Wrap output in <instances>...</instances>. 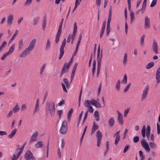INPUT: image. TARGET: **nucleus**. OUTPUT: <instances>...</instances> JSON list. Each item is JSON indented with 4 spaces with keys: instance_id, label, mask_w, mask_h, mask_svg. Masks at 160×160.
<instances>
[{
    "instance_id": "nucleus-60",
    "label": "nucleus",
    "mask_w": 160,
    "mask_h": 160,
    "mask_svg": "<svg viewBox=\"0 0 160 160\" xmlns=\"http://www.w3.org/2000/svg\"><path fill=\"white\" fill-rule=\"evenodd\" d=\"M8 55L9 54L7 52H6L3 55L2 57L1 58V59L2 60H4Z\"/></svg>"
},
{
    "instance_id": "nucleus-41",
    "label": "nucleus",
    "mask_w": 160,
    "mask_h": 160,
    "mask_svg": "<svg viewBox=\"0 0 160 160\" xmlns=\"http://www.w3.org/2000/svg\"><path fill=\"white\" fill-rule=\"evenodd\" d=\"M149 145L151 148L155 149L156 148V145L154 142H150Z\"/></svg>"
},
{
    "instance_id": "nucleus-3",
    "label": "nucleus",
    "mask_w": 160,
    "mask_h": 160,
    "mask_svg": "<svg viewBox=\"0 0 160 160\" xmlns=\"http://www.w3.org/2000/svg\"><path fill=\"white\" fill-rule=\"evenodd\" d=\"M59 131L62 134H65L66 133L67 131V122L65 120L62 122Z\"/></svg>"
},
{
    "instance_id": "nucleus-21",
    "label": "nucleus",
    "mask_w": 160,
    "mask_h": 160,
    "mask_svg": "<svg viewBox=\"0 0 160 160\" xmlns=\"http://www.w3.org/2000/svg\"><path fill=\"white\" fill-rule=\"evenodd\" d=\"M13 19V15H9L7 19V23L9 25L12 24V21Z\"/></svg>"
},
{
    "instance_id": "nucleus-9",
    "label": "nucleus",
    "mask_w": 160,
    "mask_h": 160,
    "mask_svg": "<svg viewBox=\"0 0 160 160\" xmlns=\"http://www.w3.org/2000/svg\"><path fill=\"white\" fill-rule=\"evenodd\" d=\"M148 89L149 86H147L145 87V89L143 91L141 97L142 101H143L146 99L148 93Z\"/></svg>"
},
{
    "instance_id": "nucleus-6",
    "label": "nucleus",
    "mask_w": 160,
    "mask_h": 160,
    "mask_svg": "<svg viewBox=\"0 0 160 160\" xmlns=\"http://www.w3.org/2000/svg\"><path fill=\"white\" fill-rule=\"evenodd\" d=\"M141 143L142 147L145 149L146 151L147 152H149L150 151V149L149 145L144 138H143L142 139Z\"/></svg>"
},
{
    "instance_id": "nucleus-17",
    "label": "nucleus",
    "mask_w": 160,
    "mask_h": 160,
    "mask_svg": "<svg viewBox=\"0 0 160 160\" xmlns=\"http://www.w3.org/2000/svg\"><path fill=\"white\" fill-rule=\"evenodd\" d=\"M36 42V39H33L30 42L28 48L32 50L34 48Z\"/></svg>"
},
{
    "instance_id": "nucleus-59",
    "label": "nucleus",
    "mask_w": 160,
    "mask_h": 160,
    "mask_svg": "<svg viewBox=\"0 0 160 160\" xmlns=\"http://www.w3.org/2000/svg\"><path fill=\"white\" fill-rule=\"evenodd\" d=\"M133 142H134L136 143V142H138L139 140V137H138V136H136L134 137L133 138Z\"/></svg>"
},
{
    "instance_id": "nucleus-32",
    "label": "nucleus",
    "mask_w": 160,
    "mask_h": 160,
    "mask_svg": "<svg viewBox=\"0 0 160 160\" xmlns=\"http://www.w3.org/2000/svg\"><path fill=\"white\" fill-rule=\"evenodd\" d=\"M154 65V63L152 62L148 63L146 66V68L149 69L152 67Z\"/></svg>"
},
{
    "instance_id": "nucleus-62",
    "label": "nucleus",
    "mask_w": 160,
    "mask_h": 160,
    "mask_svg": "<svg viewBox=\"0 0 160 160\" xmlns=\"http://www.w3.org/2000/svg\"><path fill=\"white\" fill-rule=\"evenodd\" d=\"M130 108H128L126 110H125L124 113V117H126L128 113Z\"/></svg>"
},
{
    "instance_id": "nucleus-1",
    "label": "nucleus",
    "mask_w": 160,
    "mask_h": 160,
    "mask_svg": "<svg viewBox=\"0 0 160 160\" xmlns=\"http://www.w3.org/2000/svg\"><path fill=\"white\" fill-rule=\"evenodd\" d=\"M48 109L50 112V114L52 117H53L55 114V106L53 102H47L46 109Z\"/></svg>"
},
{
    "instance_id": "nucleus-38",
    "label": "nucleus",
    "mask_w": 160,
    "mask_h": 160,
    "mask_svg": "<svg viewBox=\"0 0 160 160\" xmlns=\"http://www.w3.org/2000/svg\"><path fill=\"white\" fill-rule=\"evenodd\" d=\"M50 40L48 39L47 40V42L46 46V49L47 50L49 49L50 47Z\"/></svg>"
},
{
    "instance_id": "nucleus-54",
    "label": "nucleus",
    "mask_w": 160,
    "mask_h": 160,
    "mask_svg": "<svg viewBox=\"0 0 160 160\" xmlns=\"http://www.w3.org/2000/svg\"><path fill=\"white\" fill-rule=\"evenodd\" d=\"M32 2V0H27L24 3V6H27L30 4Z\"/></svg>"
},
{
    "instance_id": "nucleus-27",
    "label": "nucleus",
    "mask_w": 160,
    "mask_h": 160,
    "mask_svg": "<svg viewBox=\"0 0 160 160\" xmlns=\"http://www.w3.org/2000/svg\"><path fill=\"white\" fill-rule=\"evenodd\" d=\"M46 24V15H44L43 16V23L42 25V28L43 30L45 29V27Z\"/></svg>"
},
{
    "instance_id": "nucleus-53",
    "label": "nucleus",
    "mask_w": 160,
    "mask_h": 160,
    "mask_svg": "<svg viewBox=\"0 0 160 160\" xmlns=\"http://www.w3.org/2000/svg\"><path fill=\"white\" fill-rule=\"evenodd\" d=\"M157 2V0H152V1L150 5V7H152L156 5Z\"/></svg>"
},
{
    "instance_id": "nucleus-34",
    "label": "nucleus",
    "mask_w": 160,
    "mask_h": 160,
    "mask_svg": "<svg viewBox=\"0 0 160 160\" xmlns=\"http://www.w3.org/2000/svg\"><path fill=\"white\" fill-rule=\"evenodd\" d=\"M147 1H143V4L142 6V8L140 10H142V13H143V12L145 11L146 9V6Z\"/></svg>"
},
{
    "instance_id": "nucleus-45",
    "label": "nucleus",
    "mask_w": 160,
    "mask_h": 160,
    "mask_svg": "<svg viewBox=\"0 0 160 160\" xmlns=\"http://www.w3.org/2000/svg\"><path fill=\"white\" fill-rule=\"evenodd\" d=\"M18 31L17 30L15 33L13 35L12 37L11 38L10 40L9 41V43H10L14 39L16 36L18 34Z\"/></svg>"
},
{
    "instance_id": "nucleus-18",
    "label": "nucleus",
    "mask_w": 160,
    "mask_h": 160,
    "mask_svg": "<svg viewBox=\"0 0 160 160\" xmlns=\"http://www.w3.org/2000/svg\"><path fill=\"white\" fill-rule=\"evenodd\" d=\"M145 28H150L149 19L147 16H146L145 18Z\"/></svg>"
},
{
    "instance_id": "nucleus-52",
    "label": "nucleus",
    "mask_w": 160,
    "mask_h": 160,
    "mask_svg": "<svg viewBox=\"0 0 160 160\" xmlns=\"http://www.w3.org/2000/svg\"><path fill=\"white\" fill-rule=\"evenodd\" d=\"M148 139H150L152 141H153L155 139V137L153 134H152L150 136H149V138H148Z\"/></svg>"
},
{
    "instance_id": "nucleus-25",
    "label": "nucleus",
    "mask_w": 160,
    "mask_h": 160,
    "mask_svg": "<svg viewBox=\"0 0 160 160\" xmlns=\"http://www.w3.org/2000/svg\"><path fill=\"white\" fill-rule=\"evenodd\" d=\"M17 131V129H14L11 132L10 134L8 135V137L10 138H12L14 136L16 133Z\"/></svg>"
},
{
    "instance_id": "nucleus-22",
    "label": "nucleus",
    "mask_w": 160,
    "mask_h": 160,
    "mask_svg": "<svg viewBox=\"0 0 160 160\" xmlns=\"http://www.w3.org/2000/svg\"><path fill=\"white\" fill-rule=\"evenodd\" d=\"M39 109V99H38L36 103V106L34 109L33 114H35V113Z\"/></svg>"
},
{
    "instance_id": "nucleus-16",
    "label": "nucleus",
    "mask_w": 160,
    "mask_h": 160,
    "mask_svg": "<svg viewBox=\"0 0 160 160\" xmlns=\"http://www.w3.org/2000/svg\"><path fill=\"white\" fill-rule=\"evenodd\" d=\"M112 16V6H110V8L109 10V13L108 18V19L107 22V25H108H108H110V22L111 20V17Z\"/></svg>"
},
{
    "instance_id": "nucleus-42",
    "label": "nucleus",
    "mask_w": 160,
    "mask_h": 160,
    "mask_svg": "<svg viewBox=\"0 0 160 160\" xmlns=\"http://www.w3.org/2000/svg\"><path fill=\"white\" fill-rule=\"evenodd\" d=\"M46 64H44L41 67V68L40 70V75H42V73L44 71V70L46 67Z\"/></svg>"
},
{
    "instance_id": "nucleus-39",
    "label": "nucleus",
    "mask_w": 160,
    "mask_h": 160,
    "mask_svg": "<svg viewBox=\"0 0 160 160\" xmlns=\"http://www.w3.org/2000/svg\"><path fill=\"white\" fill-rule=\"evenodd\" d=\"M120 81L118 80L116 85L115 87L118 91H119L120 89Z\"/></svg>"
},
{
    "instance_id": "nucleus-49",
    "label": "nucleus",
    "mask_w": 160,
    "mask_h": 160,
    "mask_svg": "<svg viewBox=\"0 0 160 160\" xmlns=\"http://www.w3.org/2000/svg\"><path fill=\"white\" fill-rule=\"evenodd\" d=\"M82 87L81 90L80 91L79 96V98H78L79 106H80V104L81 100V94H82Z\"/></svg>"
},
{
    "instance_id": "nucleus-26",
    "label": "nucleus",
    "mask_w": 160,
    "mask_h": 160,
    "mask_svg": "<svg viewBox=\"0 0 160 160\" xmlns=\"http://www.w3.org/2000/svg\"><path fill=\"white\" fill-rule=\"evenodd\" d=\"M43 146L42 142L39 141L35 145V147L37 148H39L42 147Z\"/></svg>"
},
{
    "instance_id": "nucleus-4",
    "label": "nucleus",
    "mask_w": 160,
    "mask_h": 160,
    "mask_svg": "<svg viewBox=\"0 0 160 160\" xmlns=\"http://www.w3.org/2000/svg\"><path fill=\"white\" fill-rule=\"evenodd\" d=\"M66 42V38H65L63 40V41L62 43V45L60 47V53L59 57V59H61L63 56L64 53V48L65 46Z\"/></svg>"
},
{
    "instance_id": "nucleus-63",
    "label": "nucleus",
    "mask_w": 160,
    "mask_h": 160,
    "mask_svg": "<svg viewBox=\"0 0 160 160\" xmlns=\"http://www.w3.org/2000/svg\"><path fill=\"white\" fill-rule=\"evenodd\" d=\"M157 133L159 134L160 133V125H159L158 123L157 124Z\"/></svg>"
},
{
    "instance_id": "nucleus-23",
    "label": "nucleus",
    "mask_w": 160,
    "mask_h": 160,
    "mask_svg": "<svg viewBox=\"0 0 160 160\" xmlns=\"http://www.w3.org/2000/svg\"><path fill=\"white\" fill-rule=\"evenodd\" d=\"M151 128L149 125H148L146 128V137L148 138H149V136L150 134Z\"/></svg>"
},
{
    "instance_id": "nucleus-10",
    "label": "nucleus",
    "mask_w": 160,
    "mask_h": 160,
    "mask_svg": "<svg viewBox=\"0 0 160 160\" xmlns=\"http://www.w3.org/2000/svg\"><path fill=\"white\" fill-rule=\"evenodd\" d=\"M32 51V50L28 48L20 55L19 57L22 58L25 57L27 54H29Z\"/></svg>"
},
{
    "instance_id": "nucleus-19",
    "label": "nucleus",
    "mask_w": 160,
    "mask_h": 160,
    "mask_svg": "<svg viewBox=\"0 0 160 160\" xmlns=\"http://www.w3.org/2000/svg\"><path fill=\"white\" fill-rule=\"evenodd\" d=\"M98 125L95 124V122H94L91 131V135H92V134L95 132V131L98 128Z\"/></svg>"
},
{
    "instance_id": "nucleus-51",
    "label": "nucleus",
    "mask_w": 160,
    "mask_h": 160,
    "mask_svg": "<svg viewBox=\"0 0 160 160\" xmlns=\"http://www.w3.org/2000/svg\"><path fill=\"white\" fill-rule=\"evenodd\" d=\"M118 136L116 137V138L115 140V145H117L118 144V142L120 140V137H118Z\"/></svg>"
},
{
    "instance_id": "nucleus-35",
    "label": "nucleus",
    "mask_w": 160,
    "mask_h": 160,
    "mask_svg": "<svg viewBox=\"0 0 160 160\" xmlns=\"http://www.w3.org/2000/svg\"><path fill=\"white\" fill-rule=\"evenodd\" d=\"M18 44L19 45L18 48L19 49H21L23 48V40L22 39H20L19 40Z\"/></svg>"
},
{
    "instance_id": "nucleus-33",
    "label": "nucleus",
    "mask_w": 160,
    "mask_h": 160,
    "mask_svg": "<svg viewBox=\"0 0 160 160\" xmlns=\"http://www.w3.org/2000/svg\"><path fill=\"white\" fill-rule=\"evenodd\" d=\"M15 48V44H13L10 48L9 51L7 52L9 55L11 54L14 51Z\"/></svg>"
},
{
    "instance_id": "nucleus-64",
    "label": "nucleus",
    "mask_w": 160,
    "mask_h": 160,
    "mask_svg": "<svg viewBox=\"0 0 160 160\" xmlns=\"http://www.w3.org/2000/svg\"><path fill=\"white\" fill-rule=\"evenodd\" d=\"M7 42L6 41H4L2 43L0 47L1 48H3L4 47H5L6 45L7 44Z\"/></svg>"
},
{
    "instance_id": "nucleus-44",
    "label": "nucleus",
    "mask_w": 160,
    "mask_h": 160,
    "mask_svg": "<svg viewBox=\"0 0 160 160\" xmlns=\"http://www.w3.org/2000/svg\"><path fill=\"white\" fill-rule=\"evenodd\" d=\"M73 112V109L71 108L68 112V119H70V117L72 116V114Z\"/></svg>"
},
{
    "instance_id": "nucleus-36",
    "label": "nucleus",
    "mask_w": 160,
    "mask_h": 160,
    "mask_svg": "<svg viewBox=\"0 0 160 160\" xmlns=\"http://www.w3.org/2000/svg\"><path fill=\"white\" fill-rule=\"evenodd\" d=\"M82 38V34H80V35L79 36V39H78V42L77 43V45H76V48H77V49H78V48L79 47V46L80 44V42H81V40Z\"/></svg>"
},
{
    "instance_id": "nucleus-2",
    "label": "nucleus",
    "mask_w": 160,
    "mask_h": 160,
    "mask_svg": "<svg viewBox=\"0 0 160 160\" xmlns=\"http://www.w3.org/2000/svg\"><path fill=\"white\" fill-rule=\"evenodd\" d=\"M63 19H62L60 22V25L59 27L58 31L56 36L55 42L57 43L59 41L60 36L62 32V25Z\"/></svg>"
},
{
    "instance_id": "nucleus-15",
    "label": "nucleus",
    "mask_w": 160,
    "mask_h": 160,
    "mask_svg": "<svg viewBox=\"0 0 160 160\" xmlns=\"http://www.w3.org/2000/svg\"><path fill=\"white\" fill-rule=\"evenodd\" d=\"M157 43L155 39H153V44L152 45V49L156 54H157L158 52L157 50Z\"/></svg>"
},
{
    "instance_id": "nucleus-56",
    "label": "nucleus",
    "mask_w": 160,
    "mask_h": 160,
    "mask_svg": "<svg viewBox=\"0 0 160 160\" xmlns=\"http://www.w3.org/2000/svg\"><path fill=\"white\" fill-rule=\"evenodd\" d=\"M110 25H108H108H107L106 28V32H107V36H108L109 35V33L110 32Z\"/></svg>"
},
{
    "instance_id": "nucleus-61",
    "label": "nucleus",
    "mask_w": 160,
    "mask_h": 160,
    "mask_svg": "<svg viewBox=\"0 0 160 160\" xmlns=\"http://www.w3.org/2000/svg\"><path fill=\"white\" fill-rule=\"evenodd\" d=\"M131 83H129L128 84L127 86L124 89V92H126L128 91V89H129V88L131 85Z\"/></svg>"
},
{
    "instance_id": "nucleus-46",
    "label": "nucleus",
    "mask_w": 160,
    "mask_h": 160,
    "mask_svg": "<svg viewBox=\"0 0 160 160\" xmlns=\"http://www.w3.org/2000/svg\"><path fill=\"white\" fill-rule=\"evenodd\" d=\"M127 77L126 74H125L124 78L122 80V82L124 84H126L127 83Z\"/></svg>"
},
{
    "instance_id": "nucleus-37",
    "label": "nucleus",
    "mask_w": 160,
    "mask_h": 160,
    "mask_svg": "<svg viewBox=\"0 0 160 160\" xmlns=\"http://www.w3.org/2000/svg\"><path fill=\"white\" fill-rule=\"evenodd\" d=\"M142 136L143 138H144L146 135V128L144 125L143 126L142 129Z\"/></svg>"
},
{
    "instance_id": "nucleus-29",
    "label": "nucleus",
    "mask_w": 160,
    "mask_h": 160,
    "mask_svg": "<svg viewBox=\"0 0 160 160\" xmlns=\"http://www.w3.org/2000/svg\"><path fill=\"white\" fill-rule=\"evenodd\" d=\"M94 117L95 118L96 120L98 121L99 120V113L98 111L96 110L94 112Z\"/></svg>"
},
{
    "instance_id": "nucleus-11",
    "label": "nucleus",
    "mask_w": 160,
    "mask_h": 160,
    "mask_svg": "<svg viewBox=\"0 0 160 160\" xmlns=\"http://www.w3.org/2000/svg\"><path fill=\"white\" fill-rule=\"evenodd\" d=\"M38 135V132H35L32 135L29 141V144H30L32 142L35 141L37 138Z\"/></svg>"
},
{
    "instance_id": "nucleus-57",
    "label": "nucleus",
    "mask_w": 160,
    "mask_h": 160,
    "mask_svg": "<svg viewBox=\"0 0 160 160\" xmlns=\"http://www.w3.org/2000/svg\"><path fill=\"white\" fill-rule=\"evenodd\" d=\"M130 146L129 145H127L125 147L123 150V153H125L127 152L128 148H130Z\"/></svg>"
},
{
    "instance_id": "nucleus-8",
    "label": "nucleus",
    "mask_w": 160,
    "mask_h": 160,
    "mask_svg": "<svg viewBox=\"0 0 160 160\" xmlns=\"http://www.w3.org/2000/svg\"><path fill=\"white\" fill-rule=\"evenodd\" d=\"M70 67L67 65V63H65L64 64L62 69L61 71V73L60 76V78H62V75L64 73H67L68 72L69 69L70 68Z\"/></svg>"
},
{
    "instance_id": "nucleus-5",
    "label": "nucleus",
    "mask_w": 160,
    "mask_h": 160,
    "mask_svg": "<svg viewBox=\"0 0 160 160\" xmlns=\"http://www.w3.org/2000/svg\"><path fill=\"white\" fill-rule=\"evenodd\" d=\"M24 158L26 160H35V158L30 150H28L26 152Z\"/></svg>"
},
{
    "instance_id": "nucleus-28",
    "label": "nucleus",
    "mask_w": 160,
    "mask_h": 160,
    "mask_svg": "<svg viewBox=\"0 0 160 160\" xmlns=\"http://www.w3.org/2000/svg\"><path fill=\"white\" fill-rule=\"evenodd\" d=\"M114 123V118L113 117L110 118L108 121V124L109 126L112 127Z\"/></svg>"
},
{
    "instance_id": "nucleus-7",
    "label": "nucleus",
    "mask_w": 160,
    "mask_h": 160,
    "mask_svg": "<svg viewBox=\"0 0 160 160\" xmlns=\"http://www.w3.org/2000/svg\"><path fill=\"white\" fill-rule=\"evenodd\" d=\"M96 137L97 138V146L99 147L101 142V139L102 138V135L101 132L99 131H98L97 132Z\"/></svg>"
},
{
    "instance_id": "nucleus-20",
    "label": "nucleus",
    "mask_w": 160,
    "mask_h": 160,
    "mask_svg": "<svg viewBox=\"0 0 160 160\" xmlns=\"http://www.w3.org/2000/svg\"><path fill=\"white\" fill-rule=\"evenodd\" d=\"M91 101H92V105L97 108H101V106L100 104L97 102L96 101L92 99H91Z\"/></svg>"
},
{
    "instance_id": "nucleus-58",
    "label": "nucleus",
    "mask_w": 160,
    "mask_h": 160,
    "mask_svg": "<svg viewBox=\"0 0 160 160\" xmlns=\"http://www.w3.org/2000/svg\"><path fill=\"white\" fill-rule=\"evenodd\" d=\"M20 155H18V152L17 154V156H16L15 155H13V157L12 158V160H17L18 158Z\"/></svg>"
},
{
    "instance_id": "nucleus-50",
    "label": "nucleus",
    "mask_w": 160,
    "mask_h": 160,
    "mask_svg": "<svg viewBox=\"0 0 160 160\" xmlns=\"http://www.w3.org/2000/svg\"><path fill=\"white\" fill-rule=\"evenodd\" d=\"M24 146L22 145L21 147L20 148H18V149H20V150L18 152V155H20L21 153H22L23 149L24 148Z\"/></svg>"
},
{
    "instance_id": "nucleus-14",
    "label": "nucleus",
    "mask_w": 160,
    "mask_h": 160,
    "mask_svg": "<svg viewBox=\"0 0 160 160\" xmlns=\"http://www.w3.org/2000/svg\"><path fill=\"white\" fill-rule=\"evenodd\" d=\"M156 77L157 80V83L158 84L160 82V66L157 69Z\"/></svg>"
},
{
    "instance_id": "nucleus-12",
    "label": "nucleus",
    "mask_w": 160,
    "mask_h": 160,
    "mask_svg": "<svg viewBox=\"0 0 160 160\" xmlns=\"http://www.w3.org/2000/svg\"><path fill=\"white\" fill-rule=\"evenodd\" d=\"M102 49L101 50V53L100 55V45H99L98 49V53H97V62H101V60L102 58Z\"/></svg>"
},
{
    "instance_id": "nucleus-13",
    "label": "nucleus",
    "mask_w": 160,
    "mask_h": 160,
    "mask_svg": "<svg viewBox=\"0 0 160 160\" xmlns=\"http://www.w3.org/2000/svg\"><path fill=\"white\" fill-rule=\"evenodd\" d=\"M118 114V122L122 125L123 124V117L122 114L118 111H117Z\"/></svg>"
},
{
    "instance_id": "nucleus-55",
    "label": "nucleus",
    "mask_w": 160,
    "mask_h": 160,
    "mask_svg": "<svg viewBox=\"0 0 160 160\" xmlns=\"http://www.w3.org/2000/svg\"><path fill=\"white\" fill-rule=\"evenodd\" d=\"M127 55L126 53H125L123 58V62L124 64H125L127 61Z\"/></svg>"
},
{
    "instance_id": "nucleus-48",
    "label": "nucleus",
    "mask_w": 160,
    "mask_h": 160,
    "mask_svg": "<svg viewBox=\"0 0 160 160\" xmlns=\"http://www.w3.org/2000/svg\"><path fill=\"white\" fill-rule=\"evenodd\" d=\"M88 110L85 112H87L88 113V112H89L91 113H92L93 112L94 110L92 106H90V107H88Z\"/></svg>"
},
{
    "instance_id": "nucleus-31",
    "label": "nucleus",
    "mask_w": 160,
    "mask_h": 160,
    "mask_svg": "<svg viewBox=\"0 0 160 160\" xmlns=\"http://www.w3.org/2000/svg\"><path fill=\"white\" fill-rule=\"evenodd\" d=\"M130 19H131V24L132 22L134 21V13L132 10H131L130 12Z\"/></svg>"
},
{
    "instance_id": "nucleus-43",
    "label": "nucleus",
    "mask_w": 160,
    "mask_h": 160,
    "mask_svg": "<svg viewBox=\"0 0 160 160\" xmlns=\"http://www.w3.org/2000/svg\"><path fill=\"white\" fill-rule=\"evenodd\" d=\"M39 17H38L37 18H35L33 19V25H36L39 19Z\"/></svg>"
},
{
    "instance_id": "nucleus-47",
    "label": "nucleus",
    "mask_w": 160,
    "mask_h": 160,
    "mask_svg": "<svg viewBox=\"0 0 160 160\" xmlns=\"http://www.w3.org/2000/svg\"><path fill=\"white\" fill-rule=\"evenodd\" d=\"M19 109L20 108L17 104L13 108V110L14 112H18Z\"/></svg>"
},
{
    "instance_id": "nucleus-40",
    "label": "nucleus",
    "mask_w": 160,
    "mask_h": 160,
    "mask_svg": "<svg viewBox=\"0 0 160 160\" xmlns=\"http://www.w3.org/2000/svg\"><path fill=\"white\" fill-rule=\"evenodd\" d=\"M145 35L143 34L141 38L140 44L142 46H143L144 44V38Z\"/></svg>"
},
{
    "instance_id": "nucleus-24",
    "label": "nucleus",
    "mask_w": 160,
    "mask_h": 160,
    "mask_svg": "<svg viewBox=\"0 0 160 160\" xmlns=\"http://www.w3.org/2000/svg\"><path fill=\"white\" fill-rule=\"evenodd\" d=\"M98 62V67H97V78L98 77L99 74V73L100 71L101 68V62Z\"/></svg>"
},
{
    "instance_id": "nucleus-30",
    "label": "nucleus",
    "mask_w": 160,
    "mask_h": 160,
    "mask_svg": "<svg viewBox=\"0 0 160 160\" xmlns=\"http://www.w3.org/2000/svg\"><path fill=\"white\" fill-rule=\"evenodd\" d=\"M92 101H90L89 100H86L85 101L84 105L87 108L90 107L91 106V104H92Z\"/></svg>"
}]
</instances>
